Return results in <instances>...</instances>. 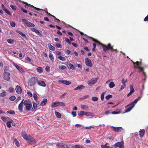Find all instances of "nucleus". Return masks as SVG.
<instances>
[{
    "label": "nucleus",
    "mask_w": 148,
    "mask_h": 148,
    "mask_svg": "<svg viewBox=\"0 0 148 148\" xmlns=\"http://www.w3.org/2000/svg\"><path fill=\"white\" fill-rule=\"evenodd\" d=\"M78 115L80 116H81L83 115H84V112L83 111H80Z\"/></svg>",
    "instance_id": "nucleus-57"
},
{
    "label": "nucleus",
    "mask_w": 148,
    "mask_h": 148,
    "mask_svg": "<svg viewBox=\"0 0 148 148\" xmlns=\"http://www.w3.org/2000/svg\"><path fill=\"white\" fill-rule=\"evenodd\" d=\"M37 78L34 77H32L28 81V85L30 86H33L37 82Z\"/></svg>",
    "instance_id": "nucleus-3"
},
{
    "label": "nucleus",
    "mask_w": 148,
    "mask_h": 148,
    "mask_svg": "<svg viewBox=\"0 0 148 148\" xmlns=\"http://www.w3.org/2000/svg\"><path fill=\"white\" fill-rule=\"evenodd\" d=\"M58 58L62 61H65L66 60L65 58L63 56H59L58 57Z\"/></svg>",
    "instance_id": "nucleus-46"
},
{
    "label": "nucleus",
    "mask_w": 148,
    "mask_h": 148,
    "mask_svg": "<svg viewBox=\"0 0 148 148\" xmlns=\"http://www.w3.org/2000/svg\"><path fill=\"white\" fill-rule=\"evenodd\" d=\"M127 79H124L123 78L121 80V82L123 85H126L125 83L127 82Z\"/></svg>",
    "instance_id": "nucleus-49"
},
{
    "label": "nucleus",
    "mask_w": 148,
    "mask_h": 148,
    "mask_svg": "<svg viewBox=\"0 0 148 148\" xmlns=\"http://www.w3.org/2000/svg\"><path fill=\"white\" fill-rule=\"evenodd\" d=\"M105 92H103L101 95V100H103L104 99Z\"/></svg>",
    "instance_id": "nucleus-56"
},
{
    "label": "nucleus",
    "mask_w": 148,
    "mask_h": 148,
    "mask_svg": "<svg viewBox=\"0 0 148 148\" xmlns=\"http://www.w3.org/2000/svg\"><path fill=\"white\" fill-rule=\"evenodd\" d=\"M62 147L63 148H69V147L66 145L64 143L62 145Z\"/></svg>",
    "instance_id": "nucleus-64"
},
{
    "label": "nucleus",
    "mask_w": 148,
    "mask_h": 148,
    "mask_svg": "<svg viewBox=\"0 0 148 148\" xmlns=\"http://www.w3.org/2000/svg\"><path fill=\"white\" fill-rule=\"evenodd\" d=\"M111 128L113 131L116 132H121L123 130L122 127H116L112 126Z\"/></svg>",
    "instance_id": "nucleus-7"
},
{
    "label": "nucleus",
    "mask_w": 148,
    "mask_h": 148,
    "mask_svg": "<svg viewBox=\"0 0 148 148\" xmlns=\"http://www.w3.org/2000/svg\"><path fill=\"white\" fill-rule=\"evenodd\" d=\"M134 107L132 105L129 108L126 109L124 113H127L129 112Z\"/></svg>",
    "instance_id": "nucleus-28"
},
{
    "label": "nucleus",
    "mask_w": 148,
    "mask_h": 148,
    "mask_svg": "<svg viewBox=\"0 0 148 148\" xmlns=\"http://www.w3.org/2000/svg\"><path fill=\"white\" fill-rule=\"evenodd\" d=\"M108 143H106L104 145H102L101 147L102 148H113L112 147L107 146Z\"/></svg>",
    "instance_id": "nucleus-39"
},
{
    "label": "nucleus",
    "mask_w": 148,
    "mask_h": 148,
    "mask_svg": "<svg viewBox=\"0 0 148 148\" xmlns=\"http://www.w3.org/2000/svg\"><path fill=\"white\" fill-rule=\"evenodd\" d=\"M27 27H34L35 25L34 24L32 23L29 22L28 21L27 24L26 25Z\"/></svg>",
    "instance_id": "nucleus-35"
},
{
    "label": "nucleus",
    "mask_w": 148,
    "mask_h": 148,
    "mask_svg": "<svg viewBox=\"0 0 148 148\" xmlns=\"http://www.w3.org/2000/svg\"><path fill=\"white\" fill-rule=\"evenodd\" d=\"M8 42L10 44H13L14 43V40L13 39H8L7 40Z\"/></svg>",
    "instance_id": "nucleus-40"
},
{
    "label": "nucleus",
    "mask_w": 148,
    "mask_h": 148,
    "mask_svg": "<svg viewBox=\"0 0 148 148\" xmlns=\"http://www.w3.org/2000/svg\"><path fill=\"white\" fill-rule=\"evenodd\" d=\"M31 103H32L31 101L28 99L25 100L23 102V104L25 105V106Z\"/></svg>",
    "instance_id": "nucleus-19"
},
{
    "label": "nucleus",
    "mask_w": 148,
    "mask_h": 148,
    "mask_svg": "<svg viewBox=\"0 0 148 148\" xmlns=\"http://www.w3.org/2000/svg\"><path fill=\"white\" fill-rule=\"evenodd\" d=\"M16 99V97L14 96H11L10 98L9 99L12 101H13L14 100Z\"/></svg>",
    "instance_id": "nucleus-48"
},
{
    "label": "nucleus",
    "mask_w": 148,
    "mask_h": 148,
    "mask_svg": "<svg viewBox=\"0 0 148 148\" xmlns=\"http://www.w3.org/2000/svg\"><path fill=\"white\" fill-rule=\"evenodd\" d=\"M60 82L67 85H69L71 83V82L70 81L64 80H60Z\"/></svg>",
    "instance_id": "nucleus-17"
},
{
    "label": "nucleus",
    "mask_w": 148,
    "mask_h": 148,
    "mask_svg": "<svg viewBox=\"0 0 148 148\" xmlns=\"http://www.w3.org/2000/svg\"><path fill=\"white\" fill-rule=\"evenodd\" d=\"M32 107V103L25 106V109L26 111H30L31 108Z\"/></svg>",
    "instance_id": "nucleus-18"
},
{
    "label": "nucleus",
    "mask_w": 148,
    "mask_h": 148,
    "mask_svg": "<svg viewBox=\"0 0 148 148\" xmlns=\"http://www.w3.org/2000/svg\"><path fill=\"white\" fill-rule=\"evenodd\" d=\"M67 66L69 68L72 70L75 69L76 68L75 66H74L72 64L70 63L68 64Z\"/></svg>",
    "instance_id": "nucleus-21"
},
{
    "label": "nucleus",
    "mask_w": 148,
    "mask_h": 148,
    "mask_svg": "<svg viewBox=\"0 0 148 148\" xmlns=\"http://www.w3.org/2000/svg\"><path fill=\"white\" fill-rule=\"evenodd\" d=\"M37 82L38 84L40 86L44 87H45L46 86V84L44 81L38 80H37Z\"/></svg>",
    "instance_id": "nucleus-10"
},
{
    "label": "nucleus",
    "mask_w": 148,
    "mask_h": 148,
    "mask_svg": "<svg viewBox=\"0 0 148 148\" xmlns=\"http://www.w3.org/2000/svg\"><path fill=\"white\" fill-rule=\"evenodd\" d=\"M65 41L66 42L68 43L69 44H71V42L70 41V40L69 38H66L65 39Z\"/></svg>",
    "instance_id": "nucleus-60"
},
{
    "label": "nucleus",
    "mask_w": 148,
    "mask_h": 148,
    "mask_svg": "<svg viewBox=\"0 0 148 148\" xmlns=\"http://www.w3.org/2000/svg\"><path fill=\"white\" fill-rule=\"evenodd\" d=\"M7 113L10 114H15V112L13 110H8L7 112Z\"/></svg>",
    "instance_id": "nucleus-50"
},
{
    "label": "nucleus",
    "mask_w": 148,
    "mask_h": 148,
    "mask_svg": "<svg viewBox=\"0 0 148 148\" xmlns=\"http://www.w3.org/2000/svg\"><path fill=\"white\" fill-rule=\"evenodd\" d=\"M75 127H77V128H79L81 129H82L84 128L83 127H82V126L81 125L79 124H76L75 125Z\"/></svg>",
    "instance_id": "nucleus-44"
},
{
    "label": "nucleus",
    "mask_w": 148,
    "mask_h": 148,
    "mask_svg": "<svg viewBox=\"0 0 148 148\" xmlns=\"http://www.w3.org/2000/svg\"><path fill=\"white\" fill-rule=\"evenodd\" d=\"M10 74L9 72H6V70H5L3 74V79L7 81H9L10 80Z\"/></svg>",
    "instance_id": "nucleus-4"
},
{
    "label": "nucleus",
    "mask_w": 148,
    "mask_h": 148,
    "mask_svg": "<svg viewBox=\"0 0 148 148\" xmlns=\"http://www.w3.org/2000/svg\"><path fill=\"white\" fill-rule=\"evenodd\" d=\"M145 132V130L144 129L141 130L139 132V135L140 137H142L144 135Z\"/></svg>",
    "instance_id": "nucleus-23"
},
{
    "label": "nucleus",
    "mask_w": 148,
    "mask_h": 148,
    "mask_svg": "<svg viewBox=\"0 0 148 148\" xmlns=\"http://www.w3.org/2000/svg\"><path fill=\"white\" fill-rule=\"evenodd\" d=\"M130 92L127 95V96L129 97L132 94L134 91V89L132 85H131L130 86Z\"/></svg>",
    "instance_id": "nucleus-13"
},
{
    "label": "nucleus",
    "mask_w": 148,
    "mask_h": 148,
    "mask_svg": "<svg viewBox=\"0 0 148 148\" xmlns=\"http://www.w3.org/2000/svg\"><path fill=\"white\" fill-rule=\"evenodd\" d=\"M26 8L31 10L33 11H35V7L30 4H29L28 6H27Z\"/></svg>",
    "instance_id": "nucleus-20"
},
{
    "label": "nucleus",
    "mask_w": 148,
    "mask_h": 148,
    "mask_svg": "<svg viewBox=\"0 0 148 148\" xmlns=\"http://www.w3.org/2000/svg\"><path fill=\"white\" fill-rule=\"evenodd\" d=\"M85 62L86 65L87 66L91 67L92 66V62L89 58H86L85 59Z\"/></svg>",
    "instance_id": "nucleus-8"
},
{
    "label": "nucleus",
    "mask_w": 148,
    "mask_h": 148,
    "mask_svg": "<svg viewBox=\"0 0 148 148\" xmlns=\"http://www.w3.org/2000/svg\"><path fill=\"white\" fill-rule=\"evenodd\" d=\"M10 25L12 27H15L16 25V24L14 22H10Z\"/></svg>",
    "instance_id": "nucleus-61"
},
{
    "label": "nucleus",
    "mask_w": 148,
    "mask_h": 148,
    "mask_svg": "<svg viewBox=\"0 0 148 148\" xmlns=\"http://www.w3.org/2000/svg\"><path fill=\"white\" fill-rule=\"evenodd\" d=\"M33 108H32L31 110L32 112H33L37 108V106L36 103H35L34 102H33Z\"/></svg>",
    "instance_id": "nucleus-26"
},
{
    "label": "nucleus",
    "mask_w": 148,
    "mask_h": 148,
    "mask_svg": "<svg viewBox=\"0 0 148 148\" xmlns=\"http://www.w3.org/2000/svg\"><path fill=\"white\" fill-rule=\"evenodd\" d=\"M26 141L28 143H30L32 142L35 143L36 141L35 139L32 136L29 135Z\"/></svg>",
    "instance_id": "nucleus-9"
},
{
    "label": "nucleus",
    "mask_w": 148,
    "mask_h": 148,
    "mask_svg": "<svg viewBox=\"0 0 148 148\" xmlns=\"http://www.w3.org/2000/svg\"><path fill=\"white\" fill-rule=\"evenodd\" d=\"M10 7L14 10H15L16 9V7L14 5H10Z\"/></svg>",
    "instance_id": "nucleus-58"
},
{
    "label": "nucleus",
    "mask_w": 148,
    "mask_h": 148,
    "mask_svg": "<svg viewBox=\"0 0 148 148\" xmlns=\"http://www.w3.org/2000/svg\"><path fill=\"white\" fill-rule=\"evenodd\" d=\"M133 63L134 64L135 67L136 68H138V69H140L139 72L140 71H143V73L145 75V77H146L145 73L143 71V68L142 67H140L139 66L140 65L141 62H139L138 61H137L136 62H134L132 61Z\"/></svg>",
    "instance_id": "nucleus-2"
},
{
    "label": "nucleus",
    "mask_w": 148,
    "mask_h": 148,
    "mask_svg": "<svg viewBox=\"0 0 148 148\" xmlns=\"http://www.w3.org/2000/svg\"><path fill=\"white\" fill-rule=\"evenodd\" d=\"M6 94L5 92H3L0 94V97H3L6 96Z\"/></svg>",
    "instance_id": "nucleus-55"
},
{
    "label": "nucleus",
    "mask_w": 148,
    "mask_h": 148,
    "mask_svg": "<svg viewBox=\"0 0 148 148\" xmlns=\"http://www.w3.org/2000/svg\"><path fill=\"white\" fill-rule=\"evenodd\" d=\"M22 135L24 139L26 140H27L29 136H27L26 133L25 132L23 133Z\"/></svg>",
    "instance_id": "nucleus-27"
},
{
    "label": "nucleus",
    "mask_w": 148,
    "mask_h": 148,
    "mask_svg": "<svg viewBox=\"0 0 148 148\" xmlns=\"http://www.w3.org/2000/svg\"><path fill=\"white\" fill-rule=\"evenodd\" d=\"M55 114L57 118H60L61 117V114L59 112H55Z\"/></svg>",
    "instance_id": "nucleus-34"
},
{
    "label": "nucleus",
    "mask_w": 148,
    "mask_h": 148,
    "mask_svg": "<svg viewBox=\"0 0 148 148\" xmlns=\"http://www.w3.org/2000/svg\"><path fill=\"white\" fill-rule=\"evenodd\" d=\"M59 68L60 69L62 70H65L66 69V67L64 65L60 66Z\"/></svg>",
    "instance_id": "nucleus-41"
},
{
    "label": "nucleus",
    "mask_w": 148,
    "mask_h": 148,
    "mask_svg": "<svg viewBox=\"0 0 148 148\" xmlns=\"http://www.w3.org/2000/svg\"><path fill=\"white\" fill-rule=\"evenodd\" d=\"M60 105V101H55L52 104L51 107L52 108H54L59 106Z\"/></svg>",
    "instance_id": "nucleus-12"
},
{
    "label": "nucleus",
    "mask_w": 148,
    "mask_h": 148,
    "mask_svg": "<svg viewBox=\"0 0 148 148\" xmlns=\"http://www.w3.org/2000/svg\"><path fill=\"white\" fill-rule=\"evenodd\" d=\"M98 99V98L96 97H92V100L93 101H97Z\"/></svg>",
    "instance_id": "nucleus-45"
},
{
    "label": "nucleus",
    "mask_w": 148,
    "mask_h": 148,
    "mask_svg": "<svg viewBox=\"0 0 148 148\" xmlns=\"http://www.w3.org/2000/svg\"><path fill=\"white\" fill-rule=\"evenodd\" d=\"M36 70L37 72L39 73H42L43 72V68L41 67H38L37 68Z\"/></svg>",
    "instance_id": "nucleus-30"
},
{
    "label": "nucleus",
    "mask_w": 148,
    "mask_h": 148,
    "mask_svg": "<svg viewBox=\"0 0 148 148\" xmlns=\"http://www.w3.org/2000/svg\"><path fill=\"white\" fill-rule=\"evenodd\" d=\"M12 121H11V120L8 121V122L6 123L7 126L8 127L10 128L11 127V123H12Z\"/></svg>",
    "instance_id": "nucleus-38"
},
{
    "label": "nucleus",
    "mask_w": 148,
    "mask_h": 148,
    "mask_svg": "<svg viewBox=\"0 0 148 148\" xmlns=\"http://www.w3.org/2000/svg\"><path fill=\"white\" fill-rule=\"evenodd\" d=\"M23 105L21 103H20L18 106V109L21 112H22L23 111Z\"/></svg>",
    "instance_id": "nucleus-32"
},
{
    "label": "nucleus",
    "mask_w": 148,
    "mask_h": 148,
    "mask_svg": "<svg viewBox=\"0 0 148 148\" xmlns=\"http://www.w3.org/2000/svg\"><path fill=\"white\" fill-rule=\"evenodd\" d=\"M115 86V85L113 82H111L109 85V87L110 88H113Z\"/></svg>",
    "instance_id": "nucleus-37"
},
{
    "label": "nucleus",
    "mask_w": 148,
    "mask_h": 148,
    "mask_svg": "<svg viewBox=\"0 0 148 148\" xmlns=\"http://www.w3.org/2000/svg\"><path fill=\"white\" fill-rule=\"evenodd\" d=\"M81 107L83 109H84L85 108H88V106L85 105H82L81 106Z\"/></svg>",
    "instance_id": "nucleus-53"
},
{
    "label": "nucleus",
    "mask_w": 148,
    "mask_h": 148,
    "mask_svg": "<svg viewBox=\"0 0 148 148\" xmlns=\"http://www.w3.org/2000/svg\"><path fill=\"white\" fill-rule=\"evenodd\" d=\"M33 96L34 100L36 101H37L38 99V96L35 93H34L33 94Z\"/></svg>",
    "instance_id": "nucleus-52"
},
{
    "label": "nucleus",
    "mask_w": 148,
    "mask_h": 148,
    "mask_svg": "<svg viewBox=\"0 0 148 148\" xmlns=\"http://www.w3.org/2000/svg\"><path fill=\"white\" fill-rule=\"evenodd\" d=\"M48 47L49 49L54 51L55 49V47L51 44H48Z\"/></svg>",
    "instance_id": "nucleus-29"
},
{
    "label": "nucleus",
    "mask_w": 148,
    "mask_h": 148,
    "mask_svg": "<svg viewBox=\"0 0 148 148\" xmlns=\"http://www.w3.org/2000/svg\"><path fill=\"white\" fill-rule=\"evenodd\" d=\"M16 32L19 34L21 35L25 38H26V35L24 33H23L21 32L18 30L16 31Z\"/></svg>",
    "instance_id": "nucleus-31"
},
{
    "label": "nucleus",
    "mask_w": 148,
    "mask_h": 148,
    "mask_svg": "<svg viewBox=\"0 0 148 148\" xmlns=\"http://www.w3.org/2000/svg\"><path fill=\"white\" fill-rule=\"evenodd\" d=\"M84 115L86 116H93L94 115V114L91 112H84Z\"/></svg>",
    "instance_id": "nucleus-25"
},
{
    "label": "nucleus",
    "mask_w": 148,
    "mask_h": 148,
    "mask_svg": "<svg viewBox=\"0 0 148 148\" xmlns=\"http://www.w3.org/2000/svg\"><path fill=\"white\" fill-rule=\"evenodd\" d=\"M138 100L136 98L134 101L131 103V104L134 107L135 104L136 103Z\"/></svg>",
    "instance_id": "nucleus-36"
},
{
    "label": "nucleus",
    "mask_w": 148,
    "mask_h": 148,
    "mask_svg": "<svg viewBox=\"0 0 148 148\" xmlns=\"http://www.w3.org/2000/svg\"><path fill=\"white\" fill-rule=\"evenodd\" d=\"M14 142L15 145L17 147L19 146L20 145L19 142L16 138L14 139Z\"/></svg>",
    "instance_id": "nucleus-33"
},
{
    "label": "nucleus",
    "mask_w": 148,
    "mask_h": 148,
    "mask_svg": "<svg viewBox=\"0 0 148 148\" xmlns=\"http://www.w3.org/2000/svg\"><path fill=\"white\" fill-rule=\"evenodd\" d=\"M60 106H61L62 107L64 106H65V103L62 102H60Z\"/></svg>",
    "instance_id": "nucleus-62"
},
{
    "label": "nucleus",
    "mask_w": 148,
    "mask_h": 148,
    "mask_svg": "<svg viewBox=\"0 0 148 148\" xmlns=\"http://www.w3.org/2000/svg\"><path fill=\"white\" fill-rule=\"evenodd\" d=\"M85 88V86L83 85L79 86L75 88L74 89L75 90H82Z\"/></svg>",
    "instance_id": "nucleus-22"
},
{
    "label": "nucleus",
    "mask_w": 148,
    "mask_h": 148,
    "mask_svg": "<svg viewBox=\"0 0 148 148\" xmlns=\"http://www.w3.org/2000/svg\"><path fill=\"white\" fill-rule=\"evenodd\" d=\"M92 40L93 41L96 42L97 45H101L102 46L103 49V51L104 52H106L107 51L109 50H110L111 51V50H113V47L111 46L110 44L108 43L107 45H106L101 43L100 42L98 41L96 39L93 38H92Z\"/></svg>",
    "instance_id": "nucleus-1"
},
{
    "label": "nucleus",
    "mask_w": 148,
    "mask_h": 148,
    "mask_svg": "<svg viewBox=\"0 0 148 148\" xmlns=\"http://www.w3.org/2000/svg\"><path fill=\"white\" fill-rule=\"evenodd\" d=\"M1 118L4 122H6V121H9L10 120L11 121H12L11 119L9 118L8 117L2 116L1 117Z\"/></svg>",
    "instance_id": "nucleus-15"
},
{
    "label": "nucleus",
    "mask_w": 148,
    "mask_h": 148,
    "mask_svg": "<svg viewBox=\"0 0 148 148\" xmlns=\"http://www.w3.org/2000/svg\"><path fill=\"white\" fill-rule=\"evenodd\" d=\"M50 59L52 61H53L54 60V57L53 55L51 53H50L49 55Z\"/></svg>",
    "instance_id": "nucleus-43"
},
{
    "label": "nucleus",
    "mask_w": 148,
    "mask_h": 148,
    "mask_svg": "<svg viewBox=\"0 0 148 148\" xmlns=\"http://www.w3.org/2000/svg\"><path fill=\"white\" fill-rule=\"evenodd\" d=\"M97 78H93L88 81V84L89 86H92L97 83Z\"/></svg>",
    "instance_id": "nucleus-6"
},
{
    "label": "nucleus",
    "mask_w": 148,
    "mask_h": 148,
    "mask_svg": "<svg viewBox=\"0 0 148 148\" xmlns=\"http://www.w3.org/2000/svg\"><path fill=\"white\" fill-rule=\"evenodd\" d=\"M5 11L7 14L9 15H10L11 14L10 12L7 9H5Z\"/></svg>",
    "instance_id": "nucleus-54"
},
{
    "label": "nucleus",
    "mask_w": 148,
    "mask_h": 148,
    "mask_svg": "<svg viewBox=\"0 0 148 148\" xmlns=\"http://www.w3.org/2000/svg\"><path fill=\"white\" fill-rule=\"evenodd\" d=\"M19 1L20 2H22V3H23L24 4H25V8H27V6H28L29 4H28L27 3V2H24V1H21V0H19Z\"/></svg>",
    "instance_id": "nucleus-51"
},
{
    "label": "nucleus",
    "mask_w": 148,
    "mask_h": 148,
    "mask_svg": "<svg viewBox=\"0 0 148 148\" xmlns=\"http://www.w3.org/2000/svg\"><path fill=\"white\" fill-rule=\"evenodd\" d=\"M52 17L54 19H55V21H56L58 23L60 22V20L59 19H58L56 18L55 16L53 15Z\"/></svg>",
    "instance_id": "nucleus-59"
},
{
    "label": "nucleus",
    "mask_w": 148,
    "mask_h": 148,
    "mask_svg": "<svg viewBox=\"0 0 148 148\" xmlns=\"http://www.w3.org/2000/svg\"><path fill=\"white\" fill-rule=\"evenodd\" d=\"M22 21L23 23H24V25H27V24L28 21L27 20L25 19H22Z\"/></svg>",
    "instance_id": "nucleus-42"
},
{
    "label": "nucleus",
    "mask_w": 148,
    "mask_h": 148,
    "mask_svg": "<svg viewBox=\"0 0 148 148\" xmlns=\"http://www.w3.org/2000/svg\"><path fill=\"white\" fill-rule=\"evenodd\" d=\"M31 30L32 32H35L36 34L40 36H41L42 35L41 33H40L38 30L34 28H31Z\"/></svg>",
    "instance_id": "nucleus-16"
},
{
    "label": "nucleus",
    "mask_w": 148,
    "mask_h": 148,
    "mask_svg": "<svg viewBox=\"0 0 148 148\" xmlns=\"http://www.w3.org/2000/svg\"><path fill=\"white\" fill-rule=\"evenodd\" d=\"M16 92L20 94L22 92V89L21 87L19 85L17 86L15 88Z\"/></svg>",
    "instance_id": "nucleus-11"
},
{
    "label": "nucleus",
    "mask_w": 148,
    "mask_h": 148,
    "mask_svg": "<svg viewBox=\"0 0 148 148\" xmlns=\"http://www.w3.org/2000/svg\"><path fill=\"white\" fill-rule=\"evenodd\" d=\"M14 64L18 71L21 72L23 71V70L21 67L17 65L16 64Z\"/></svg>",
    "instance_id": "nucleus-24"
},
{
    "label": "nucleus",
    "mask_w": 148,
    "mask_h": 148,
    "mask_svg": "<svg viewBox=\"0 0 148 148\" xmlns=\"http://www.w3.org/2000/svg\"><path fill=\"white\" fill-rule=\"evenodd\" d=\"M14 88L12 87H10L9 88V91L11 92H13L14 91Z\"/></svg>",
    "instance_id": "nucleus-63"
},
{
    "label": "nucleus",
    "mask_w": 148,
    "mask_h": 148,
    "mask_svg": "<svg viewBox=\"0 0 148 148\" xmlns=\"http://www.w3.org/2000/svg\"><path fill=\"white\" fill-rule=\"evenodd\" d=\"M113 146L115 148L119 147V148H124V142L123 141H122L121 142H119L116 143L113 145Z\"/></svg>",
    "instance_id": "nucleus-5"
},
{
    "label": "nucleus",
    "mask_w": 148,
    "mask_h": 148,
    "mask_svg": "<svg viewBox=\"0 0 148 148\" xmlns=\"http://www.w3.org/2000/svg\"><path fill=\"white\" fill-rule=\"evenodd\" d=\"M47 99L46 98L43 99L40 104V106H44L47 104Z\"/></svg>",
    "instance_id": "nucleus-14"
},
{
    "label": "nucleus",
    "mask_w": 148,
    "mask_h": 148,
    "mask_svg": "<svg viewBox=\"0 0 148 148\" xmlns=\"http://www.w3.org/2000/svg\"><path fill=\"white\" fill-rule=\"evenodd\" d=\"M112 97V95H108L106 96L105 98L107 100H108L111 98Z\"/></svg>",
    "instance_id": "nucleus-47"
}]
</instances>
